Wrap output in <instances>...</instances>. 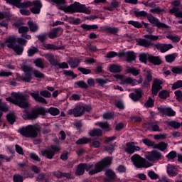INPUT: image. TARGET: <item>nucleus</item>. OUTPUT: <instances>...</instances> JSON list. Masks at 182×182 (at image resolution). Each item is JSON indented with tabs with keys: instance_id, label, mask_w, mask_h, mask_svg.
Listing matches in <instances>:
<instances>
[{
	"instance_id": "1",
	"label": "nucleus",
	"mask_w": 182,
	"mask_h": 182,
	"mask_svg": "<svg viewBox=\"0 0 182 182\" xmlns=\"http://www.w3.org/2000/svg\"><path fill=\"white\" fill-rule=\"evenodd\" d=\"M53 2L57 4L59 9L64 11V12H68L69 14H74V12L90 14V10H89L85 5L81 4L78 2H75L70 6H66V1L65 0H53Z\"/></svg>"
},
{
	"instance_id": "2",
	"label": "nucleus",
	"mask_w": 182,
	"mask_h": 182,
	"mask_svg": "<svg viewBox=\"0 0 182 182\" xmlns=\"http://www.w3.org/2000/svg\"><path fill=\"white\" fill-rule=\"evenodd\" d=\"M28 99H29V95L26 94L23 95L21 93L12 92L11 97H9L6 98V100H7V102H11V103H14V105H16L22 109H26V107H29V102L28 101Z\"/></svg>"
},
{
	"instance_id": "3",
	"label": "nucleus",
	"mask_w": 182,
	"mask_h": 182,
	"mask_svg": "<svg viewBox=\"0 0 182 182\" xmlns=\"http://www.w3.org/2000/svg\"><path fill=\"white\" fill-rule=\"evenodd\" d=\"M16 42L20 45H16ZM26 40L21 38H16L15 36H11L6 39V45L7 48L13 49L16 55H22L23 52V47L21 45H26Z\"/></svg>"
},
{
	"instance_id": "4",
	"label": "nucleus",
	"mask_w": 182,
	"mask_h": 182,
	"mask_svg": "<svg viewBox=\"0 0 182 182\" xmlns=\"http://www.w3.org/2000/svg\"><path fill=\"white\" fill-rule=\"evenodd\" d=\"M42 130L38 124L28 125L18 129V133L26 139H36L38 133Z\"/></svg>"
},
{
	"instance_id": "5",
	"label": "nucleus",
	"mask_w": 182,
	"mask_h": 182,
	"mask_svg": "<svg viewBox=\"0 0 182 182\" xmlns=\"http://www.w3.org/2000/svg\"><path fill=\"white\" fill-rule=\"evenodd\" d=\"M46 114V109L44 107H40L31 111L24 110L22 114V117L24 120H35L39 116Z\"/></svg>"
},
{
	"instance_id": "6",
	"label": "nucleus",
	"mask_w": 182,
	"mask_h": 182,
	"mask_svg": "<svg viewBox=\"0 0 182 182\" xmlns=\"http://www.w3.org/2000/svg\"><path fill=\"white\" fill-rule=\"evenodd\" d=\"M110 164H112V158L107 157L104 159L102 161L97 163L95 165V168L90 170L88 172V174H90V176L97 174V173H100V171H103V168H105V167H109Z\"/></svg>"
},
{
	"instance_id": "7",
	"label": "nucleus",
	"mask_w": 182,
	"mask_h": 182,
	"mask_svg": "<svg viewBox=\"0 0 182 182\" xmlns=\"http://www.w3.org/2000/svg\"><path fill=\"white\" fill-rule=\"evenodd\" d=\"M131 160L137 168H147L153 166L151 163L146 161L144 158H141V156L137 154L133 155L131 157Z\"/></svg>"
},
{
	"instance_id": "8",
	"label": "nucleus",
	"mask_w": 182,
	"mask_h": 182,
	"mask_svg": "<svg viewBox=\"0 0 182 182\" xmlns=\"http://www.w3.org/2000/svg\"><path fill=\"white\" fill-rule=\"evenodd\" d=\"M147 19H148L149 22H150V23L154 25V26H157V28L159 29L164 30V29H168L170 28V26H168V25H167L164 23L160 22V20H159V18L154 17L151 14H148Z\"/></svg>"
},
{
	"instance_id": "9",
	"label": "nucleus",
	"mask_w": 182,
	"mask_h": 182,
	"mask_svg": "<svg viewBox=\"0 0 182 182\" xmlns=\"http://www.w3.org/2000/svg\"><path fill=\"white\" fill-rule=\"evenodd\" d=\"M114 77L121 80L122 85H132V86H135L137 83H141V80L137 81V80H134L130 77H126L123 75H115Z\"/></svg>"
},
{
	"instance_id": "10",
	"label": "nucleus",
	"mask_w": 182,
	"mask_h": 182,
	"mask_svg": "<svg viewBox=\"0 0 182 182\" xmlns=\"http://www.w3.org/2000/svg\"><path fill=\"white\" fill-rule=\"evenodd\" d=\"M7 4H10L11 5H14L17 8H23L26 9V8H29V6H33V2L31 1H26L21 3V0H5Z\"/></svg>"
},
{
	"instance_id": "11",
	"label": "nucleus",
	"mask_w": 182,
	"mask_h": 182,
	"mask_svg": "<svg viewBox=\"0 0 182 182\" xmlns=\"http://www.w3.org/2000/svg\"><path fill=\"white\" fill-rule=\"evenodd\" d=\"M51 149H45L44 151H41L42 156L46 157L49 160H52L53 159V156H55V151H59L60 150V147L59 146L52 145Z\"/></svg>"
},
{
	"instance_id": "12",
	"label": "nucleus",
	"mask_w": 182,
	"mask_h": 182,
	"mask_svg": "<svg viewBox=\"0 0 182 182\" xmlns=\"http://www.w3.org/2000/svg\"><path fill=\"white\" fill-rule=\"evenodd\" d=\"M90 168H93V164H80L76 168L75 174L76 176H83L85 174V170L89 171Z\"/></svg>"
},
{
	"instance_id": "13",
	"label": "nucleus",
	"mask_w": 182,
	"mask_h": 182,
	"mask_svg": "<svg viewBox=\"0 0 182 182\" xmlns=\"http://www.w3.org/2000/svg\"><path fill=\"white\" fill-rule=\"evenodd\" d=\"M162 158L163 155H161V153L157 151H152L146 156V159H148L149 161H152V163H157V161L161 160Z\"/></svg>"
},
{
	"instance_id": "14",
	"label": "nucleus",
	"mask_w": 182,
	"mask_h": 182,
	"mask_svg": "<svg viewBox=\"0 0 182 182\" xmlns=\"http://www.w3.org/2000/svg\"><path fill=\"white\" fill-rule=\"evenodd\" d=\"M140 146L134 145V142H128L126 144L125 151L128 154H133L136 151H140Z\"/></svg>"
},
{
	"instance_id": "15",
	"label": "nucleus",
	"mask_w": 182,
	"mask_h": 182,
	"mask_svg": "<svg viewBox=\"0 0 182 182\" xmlns=\"http://www.w3.org/2000/svg\"><path fill=\"white\" fill-rule=\"evenodd\" d=\"M158 110L161 114L168 116V117L176 116V112L170 107H158Z\"/></svg>"
},
{
	"instance_id": "16",
	"label": "nucleus",
	"mask_w": 182,
	"mask_h": 182,
	"mask_svg": "<svg viewBox=\"0 0 182 182\" xmlns=\"http://www.w3.org/2000/svg\"><path fill=\"white\" fill-rule=\"evenodd\" d=\"M154 46L158 50H160L161 53H165V52L170 50V49H173V45L171 44L156 43V44H154Z\"/></svg>"
},
{
	"instance_id": "17",
	"label": "nucleus",
	"mask_w": 182,
	"mask_h": 182,
	"mask_svg": "<svg viewBox=\"0 0 182 182\" xmlns=\"http://www.w3.org/2000/svg\"><path fill=\"white\" fill-rule=\"evenodd\" d=\"M163 84L161 80L155 79L154 80V83L152 85V95H157L159 93V90H161L162 87L161 85Z\"/></svg>"
},
{
	"instance_id": "18",
	"label": "nucleus",
	"mask_w": 182,
	"mask_h": 182,
	"mask_svg": "<svg viewBox=\"0 0 182 182\" xmlns=\"http://www.w3.org/2000/svg\"><path fill=\"white\" fill-rule=\"evenodd\" d=\"M29 95L36 100V102H38L39 103H43V105H48V101L43 97L39 95V91H34L33 92H29Z\"/></svg>"
},
{
	"instance_id": "19",
	"label": "nucleus",
	"mask_w": 182,
	"mask_h": 182,
	"mask_svg": "<svg viewBox=\"0 0 182 182\" xmlns=\"http://www.w3.org/2000/svg\"><path fill=\"white\" fill-rule=\"evenodd\" d=\"M68 114H73L74 117H80L84 114L83 108L82 107H77L73 109H69Z\"/></svg>"
},
{
	"instance_id": "20",
	"label": "nucleus",
	"mask_w": 182,
	"mask_h": 182,
	"mask_svg": "<svg viewBox=\"0 0 182 182\" xmlns=\"http://www.w3.org/2000/svg\"><path fill=\"white\" fill-rule=\"evenodd\" d=\"M129 97L134 102H139V100L141 99V90L135 89L134 92L129 94Z\"/></svg>"
},
{
	"instance_id": "21",
	"label": "nucleus",
	"mask_w": 182,
	"mask_h": 182,
	"mask_svg": "<svg viewBox=\"0 0 182 182\" xmlns=\"http://www.w3.org/2000/svg\"><path fill=\"white\" fill-rule=\"evenodd\" d=\"M41 8H42V4L39 1H33V7L31 8L32 14H38L41 12Z\"/></svg>"
},
{
	"instance_id": "22",
	"label": "nucleus",
	"mask_w": 182,
	"mask_h": 182,
	"mask_svg": "<svg viewBox=\"0 0 182 182\" xmlns=\"http://www.w3.org/2000/svg\"><path fill=\"white\" fill-rule=\"evenodd\" d=\"M137 45L139 46H143L144 48H150V46H154V43L151 41H149L146 38H139L137 41Z\"/></svg>"
},
{
	"instance_id": "23",
	"label": "nucleus",
	"mask_w": 182,
	"mask_h": 182,
	"mask_svg": "<svg viewBox=\"0 0 182 182\" xmlns=\"http://www.w3.org/2000/svg\"><path fill=\"white\" fill-rule=\"evenodd\" d=\"M125 72H127V73H132L133 76H139V75H140V70H138L134 67L127 66Z\"/></svg>"
},
{
	"instance_id": "24",
	"label": "nucleus",
	"mask_w": 182,
	"mask_h": 182,
	"mask_svg": "<svg viewBox=\"0 0 182 182\" xmlns=\"http://www.w3.org/2000/svg\"><path fill=\"white\" fill-rule=\"evenodd\" d=\"M46 59L50 62V65H53V66H56L58 65V60L55 59V56H53V54H46L45 55Z\"/></svg>"
},
{
	"instance_id": "25",
	"label": "nucleus",
	"mask_w": 182,
	"mask_h": 182,
	"mask_svg": "<svg viewBox=\"0 0 182 182\" xmlns=\"http://www.w3.org/2000/svg\"><path fill=\"white\" fill-rule=\"evenodd\" d=\"M111 73H120L122 72V66L116 64H112L109 67Z\"/></svg>"
},
{
	"instance_id": "26",
	"label": "nucleus",
	"mask_w": 182,
	"mask_h": 182,
	"mask_svg": "<svg viewBox=\"0 0 182 182\" xmlns=\"http://www.w3.org/2000/svg\"><path fill=\"white\" fill-rule=\"evenodd\" d=\"M149 60L151 63H153V65H161V58H160V56H153L150 55Z\"/></svg>"
},
{
	"instance_id": "27",
	"label": "nucleus",
	"mask_w": 182,
	"mask_h": 182,
	"mask_svg": "<svg viewBox=\"0 0 182 182\" xmlns=\"http://www.w3.org/2000/svg\"><path fill=\"white\" fill-rule=\"evenodd\" d=\"M166 171L168 174L171 177H174L177 174V169H176V167L170 164L167 166Z\"/></svg>"
},
{
	"instance_id": "28",
	"label": "nucleus",
	"mask_w": 182,
	"mask_h": 182,
	"mask_svg": "<svg viewBox=\"0 0 182 182\" xmlns=\"http://www.w3.org/2000/svg\"><path fill=\"white\" fill-rule=\"evenodd\" d=\"M15 28H18L19 33H26V32H29V28L26 26H21V24L18 22H16L14 24Z\"/></svg>"
},
{
	"instance_id": "29",
	"label": "nucleus",
	"mask_w": 182,
	"mask_h": 182,
	"mask_svg": "<svg viewBox=\"0 0 182 182\" xmlns=\"http://www.w3.org/2000/svg\"><path fill=\"white\" fill-rule=\"evenodd\" d=\"M44 48H45V49H47V50L51 49L53 50H59L65 49V47H63V46H55L53 44H50V43L45 44Z\"/></svg>"
},
{
	"instance_id": "30",
	"label": "nucleus",
	"mask_w": 182,
	"mask_h": 182,
	"mask_svg": "<svg viewBox=\"0 0 182 182\" xmlns=\"http://www.w3.org/2000/svg\"><path fill=\"white\" fill-rule=\"evenodd\" d=\"M125 58L127 59V62L130 63L132 60L136 59V55H134V52L133 51H128L126 52Z\"/></svg>"
},
{
	"instance_id": "31",
	"label": "nucleus",
	"mask_w": 182,
	"mask_h": 182,
	"mask_svg": "<svg viewBox=\"0 0 182 182\" xmlns=\"http://www.w3.org/2000/svg\"><path fill=\"white\" fill-rule=\"evenodd\" d=\"M59 31L62 32L63 30L60 27L54 28L51 32L48 33L49 38L50 39H55V38H58V32H59Z\"/></svg>"
},
{
	"instance_id": "32",
	"label": "nucleus",
	"mask_w": 182,
	"mask_h": 182,
	"mask_svg": "<svg viewBox=\"0 0 182 182\" xmlns=\"http://www.w3.org/2000/svg\"><path fill=\"white\" fill-rule=\"evenodd\" d=\"M179 9H178V7L174 6L169 10V12L171 14H175L176 18H182V11H179Z\"/></svg>"
},
{
	"instance_id": "33",
	"label": "nucleus",
	"mask_w": 182,
	"mask_h": 182,
	"mask_svg": "<svg viewBox=\"0 0 182 182\" xmlns=\"http://www.w3.org/2000/svg\"><path fill=\"white\" fill-rule=\"evenodd\" d=\"M68 63L70 68H77L79 63H80V59L79 58H71L69 60Z\"/></svg>"
},
{
	"instance_id": "34",
	"label": "nucleus",
	"mask_w": 182,
	"mask_h": 182,
	"mask_svg": "<svg viewBox=\"0 0 182 182\" xmlns=\"http://www.w3.org/2000/svg\"><path fill=\"white\" fill-rule=\"evenodd\" d=\"M97 124L99 127L102 129V130H105L106 132H110V124L109 123L104 122H98Z\"/></svg>"
},
{
	"instance_id": "35",
	"label": "nucleus",
	"mask_w": 182,
	"mask_h": 182,
	"mask_svg": "<svg viewBox=\"0 0 182 182\" xmlns=\"http://www.w3.org/2000/svg\"><path fill=\"white\" fill-rule=\"evenodd\" d=\"M19 79H21V80H23V82H31V80H32V74L25 73V75L19 76Z\"/></svg>"
},
{
	"instance_id": "36",
	"label": "nucleus",
	"mask_w": 182,
	"mask_h": 182,
	"mask_svg": "<svg viewBox=\"0 0 182 182\" xmlns=\"http://www.w3.org/2000/svg\"><path fill=\"white\" fill-rule=\"evenodd\" d=\"M89 134H90V136H91V137H95L96 136H97V137H99V136H102V132L100 129H95L90 131Z\"/></svg>"
},
{
	"instance_id": "37",
	"label": "nucleus",
	"mask_w": 182,
	"mask_h": 182,
	"mask_svg": "<svg viewBox=\"0 0 182 182\" xmlns=\"http://www.w3.org/2000/svg\"><path fill=\"white\" fill-rule=\"evenodd\" d=\"M28 25L30 28L31 32H36L38 31V29H39L38 24L35 23L33 21H29L28 22Z\"/></svg>"
},
{
	"instance_id": "38",
	"label": "nucleus",
	"mask_w": 182,
	"mask_h": 182,
	"mask_svg": "<svg viewBox=\"0 0 182 182\" xmlns=\"http://www.w3.org/2000/svg\"><path fill=\"white\" fill-rule=\"evenodd\" d=\"M46 113H50V114H52V116H58V114L60 113V110H59L58 108L51 107L48 109V111H46Z\"/></svg>"
},
{
	"instance_id": "39",
	"label": "nucleus",
	"mask_w": 182,
	"mask_h": 182,
	"mask_svg": "<svg viewBox=\"0 0 182 182\" xmlns=\"http://www.w3.org/2000/svg\"><path fill=\"white\" fill-rule=\"evenodd\" d=\"M167 144L164 142H161L159 144H156L154 146V149H158V150H160L161 151H164L167 149Z\"/></svg>"
},
{
	"instance_id": "40",
	"label": "nucleus",
	"mask_w": 182,
	"mask_h": 182,
	"mask_svg": "<svg viewBox=\"0 0 182 182\" xmlns=\"http://www.w3.org/2000/svg\"><path fill=\"white\" fill-rule=\"evenodd\" d=\"M106 32H109V33H112L113 35H116L119 32V28L116 27H105Z\"/></svg>"
},
{
	"instance_id": "41",
	"label": "nucleus",
	"mask_w": 182,
	"mask_h": 182,
	"mask_svg": "<svg viewBox=\"0 0 182 182\" xmlns=\"http://www.w3.org/2000/svg\"><path fill=\"white\" fill-rule=\"evenodd\" d=\"M149 126L152 130V132H161V129H160V127L157 123L155 122H151L149 123Z\"/></svg>"
},
{
	"instance_id": "42",
	"label": "nucleus",
	"mask_w": 182,
	"mask_h": 182,
	"mask_svg": "<svg viewBox=\"0 0 182 182\" xmlns=\"http://www.w3.org/2000/svg\"><path fill=\"white\" fill-rule=\"evenodd\" d=\"M168 126L170 127H173V129H180L181 124L180 122H177L176 121H171L167 123Z\"/></svg>"
},
{
	"instance_id": "43",
	"label": "nucleus",
	"mask_w": 182,
	"mask_h": 182,
	"mask_svg": "<svg viewBox=\"0 0 182 182\" xmlns=\"http://www.w3.org/2000/svg\"><path fill=\"white\" fill-rule=\"evenodd\" d=\"M150 59V54L142 53L139 55V60L146 63Z\"/></svg>"
},
{
	"instance_id": "44",
	"label": "nucleus",
	"mask_w": 182,
	"mask_h": 182,
	"mask_svg": "<svg viewBox=\"0 0 182 182\" xmlns=\"http://www.w3.org/2000/svg\"><path fill=\"white\" fill-rule=\"evenodd\" d=\"M142 142L144 143V144H146V146H148V147H153V149H154V146H156V144L154 143V141L149 139H143Z\"/></svg>"
},
{
	"instance_id": "45",
	"label": "nucleus",
	"mask_w": 182,
	"mask_h": 182,
	"mask_svg": "<svg viewBox=\"0 0 182 182\" xmlns=\"http://www.w3.org/2000/svg\"><path fill=\"white\" fill-rule=\"evenodd\" d=\"M75 85L81 89H87V87H89V85L83 80L76 82Z\"/></svg>"
},
{
	"instance_id": "46",
	"label": "nucleus",
	"mask_w": 182,
	"mask_h": 182,
	"mask_svg": "<svg viewBox=\"0 0 182 182\" xmlns=\"http://www.w3.org/2000/svg\"><path fill=\"white\" fill-rule=\"evenodd\" d=\"M165 59L168 63H173L176 60V56L174 54H169L165 56Z\"/></svg>"
},
{
	"instance_id": "47",
	"label": "nucleus",
	"mask_w": 182,
	"mask_h": 182,
	"mask_svg": "<svg viewBox=\"0 0 182 182\" xmlns=\"http://www.w3.org/2000/svg\"><path fill=\"white\" fill-rule=\"evenodd\" d=\"M144 38H146V39H149V41H159V39H160V36H154L153 34L144 35Z\"/></svg>"
},
{
	"instance_id": "48",
	"label": "nucleus",
	"mask_w": 182,
	"mask_h": 182,
	"mask_svg": "<svg viewBox=\"0 0 182 182\" xmlns=\"http://www.w3.org/2000/svg\"><path fill=\"white\" fill-rule=\"evenodd\" d=\"M90 139H88L87 137H82L76 141V144H86L87 143H90Z\"/></svg>"
},
{
	"instance_id": "49",
	"label": "nucleus",
	"mask_w": 182,
	"mask_h": 182,
	"mask_svg": "<svg viewBox=\"0 0 182 182\" xmlns=\"http://www.w3.org/2000/svg\"><path fill=\"white\" fill-rule=\"evenodd\" d=\"M166 38L168 39H170L171 41H172V42H180V39H181V38L178 36H173V35H169V36H166Z\"/></svg>"
},
{
	"instance_id": "50",
	"label": "nucleus",
	"mask_w": 182,
	"mask_h": 182,
	"mask_svg": "<svg viewBox=\"0 0 182 182\" xmlns=\"http://www.w3.org/2000/svg\"><path fill=\"white\" fill-rule=\"evenodd\" d=\"M148 176L151 180H157L158 178H159V174L156 173L153 171H149L148 172Z\"/></svg>"
},
{
	"instance_id": "51",
	"label": "nucleus",
	"mask_w": 182,
	"mask_h": 182,
	"mask_svg": "<svg viewBox=\"0 0 182 182\" xmlns=\"http://www.w3.org/2000/svg\"><path fill=\"white\" fill-rule=\"evenodd\" d=\"M135 14V16H136V18H139V16H143L144 18H146V16H148L149 14H147V12H146L145 11H134Z\"/></svg>"
},
{
	"instance_id": "52",
	"label": "nucleus",
	"mask_w": 182,
	"mask_h": 182,
	"mask_svg": "<svg viewBox=\"0 0 182 182\" xmlns=\"http://www.w3.org/2000/svg\"><path fill=\"white\" fill-rule=\"evenodd\" d=\"M106 176L109 177L111 180L116 178V173L112 170H107L105 172Z\"/></svg>"
},
{
	"instance_id": "53",
	"label": "nucleus",
	"mask_w": 182,
	"mask_h": 182,
	"mask_svg": "<svg viewBox=\"0 0 182 182\" xmlns=\"http://www.w3.org/2000/svg\"><path fill=\"white\" fill-rule=\"evenodd\" d=\"M129 25H132V26H134V28H142L143 24L141 23H139V21H129L128 22Z\"/></svg>"
},
{
	"instance_id": "54",
	"label": "nucleus",
	"mask_w": 182,
	"mask_h": 182,
	"mask_svg": "<svg viewBox=\"0 0 182 182\" xmlns=\"http://www.w3.org/2000/svg\"><path fill=\"white\" fill-rule=\"evenodd\" d=\"M34 63L36 66H38V68H41V69H43L45 68V65H43V61H42V59L38 58L34 61Z\"/></svg>"
},
{
	"instance_id": "55",
	"label": "nucleus",
	"mask_w": 182,
	"mask_h": 182,
	"mask_svg": "<svg viewBox=\"0 0 182 182\" xmlns=\"http://www.w3.org/2000/svg\"><path fill=\"white\" fill-rule=\"evenodd\" d=\"M176 157L177 153L174 151H171L168 155H166L168 160H174Z\"/></svg>"
},
{
	"instance_id": "56",
	"label": "nucleus",
	"mask_w": 182,
	"mask_h": 182,
	"mask_svg": "<svg viewBox=\"0 0 182 182\" xmlns=\"http://www.w3.org/2000/svg\"><path fill=\"white\" fill-rule=\"evenodd\" d=\"M95 81L97 82V83H98L99 86H103L104 85H106V83H107V82H109V80L107 79H102V78H97L95 80Z\"/></svg>"
},
{
	"instance_id": "57",
	"label": "nucleus",
	"mask_w": 182,
	"mask_h": 182,
	"mask_svg": "<svg viewBox=\"0 0 182 182\" xmlns=\"http://www.w3.org/2000/svg\"><path fill=\"white\" fill-rule=\"evenodd\" d=\"M145 107H153L154 106V101L151 97H149L146 102L144 104Z\"/></svg>"
},
{
	"instance_id": "58",
	"label": "nucleus",
	"mask_w": 182,
	"mask_h": 182,
	"mask_svg": "<svg viewBox=\"0 0 182 182\" xmlns=\"http://www.w3.org/2000/svg\"><path fill=\"white\" fill-rule=\"evenodd\" d=\"M40 95L43 96V97H52V94L48 90H43L40 92Z\"/></svg>"
},
{
	"instance_id": "59",
	"label": "nucleus",
	"mask_w": 182,
	"mask_h": 182,
	"mask_svg": "<svg viewBox=\"0 0 182 182\" xmlns=\"http://www.w3.org/2000/svg\"><path fill=\"white\" fill-rule=\"evenodd\" d=\"M180 87H182V80H178L172 85V89L174 90H176V89H180Z\"/></svg>"
},
{
	"instance_id": "60",
	"label": "nucleus",
	"mask_w": 182,
	"mask_h": 182,
	"mask_svg": "<svg viewBox=\"0 0 182 182\" xmlns=\"http://www.w3.org/2000/svg\"><path fill=\"white\" fill-rule=\"evenodd\" d=\"M171 72L173 73H176V75H180L182 73V68L181 67H173L171 69Z\"/></svg>"
},
{
	"instance_id": "61",
	"label": "nucleus",
	"mask_w": 182,
	"mask_h": 182,
	"mask_svg": "<svg viewBox=\"0 0 182 182\" xmlns=\"http://www.w3.org/2000/svg\"><path fill=\"white\" fill-rule=\"evenodd\" d=\"M7 120L11 124H14L15 123V114H9L7 115Z\"/></svg>"
},
{
	"instance_id": "62",
	"label": "nucleus",
	"mask_w": 182,
	"mask_h": 182,
	"mask_svg": "<svg viewBox=\"0 0 182 182\" xmlns=\"http://www.w3.org/2000/svg\"><path fill=\"white\" fill-rule=\"evenodd\" d=\"M14 182H23V178L19 174H15L13 177Z\"/></svg>"
},
{
	"instance_id": "63",
	"label": "nucleus",
	"mask_w": 182,
	"mask_h": 182,
	"mask_svg": "<svg viewBox=\"0 0 182 182\" xmlns=\"http://www.w3.org/2000/svg\"><path fill=\"white\" fill-rule=\"evenodd\" d=\"M169 92L168 91H161V92H159V97L161 99H167V97H168L169 96Z\"/></svg>"
},
{
	"instance_id": "64",
	"label": "nucleus",
	"mask_w": 182,
	"mask_h": 182,
	"mask_svg": "<svg viewBox=\"0 0 182 182\" xmlns=\"http://www.w3.org/2000/svg\"><path fill=\"white\" fill-rule=\"evenodd\" d=\"M38 53V48L33 47L28 50V55L29 57L33 56L35 53Z\"/></svg>"
}]
</instances>
